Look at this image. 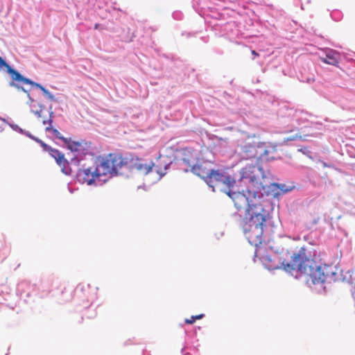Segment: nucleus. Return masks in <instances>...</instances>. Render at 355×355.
<instances>
[{
  "mask_svg": "<svg viewBox=\"0 0 355 355\" xmlns=\"http://www.w3.org/2000/svg\"><path fill=\"white\" fill-rule=\"evenodd\" d=\"M266 178L263 167L258 164L243 168L241 182H244L243 193L248 202L241 207V210L245 209L241 226L248 242L256 247L264 242L263 234L270 215L259 199L265 196L278 197V183L264 184Z\"/></svg>",
  "mask_w": 355,
  "mask_h": 355,
  "instance_id": "obj_1",
  "label": "nucleus"
},
{
  "mask_svg": "<svg viewBox=\"0 0 355 355\" xmlns=\"http://www.w3.org/2000/svg\"><path fill=\"white\" fill-rule=\"evenodd\" d=\"M313 257V250L302 246L291 257V262L286 263L285 259L277 254H264L259 259L264 268L270 271L282 268L295 277L298 273L307 275L306 284L309 287L318 293H325L324 282L329 277L336 281V272L332 270L331 266L318 264Z\"/></svg>",
  "mask_w": 355,
  "mask_h": 355,
  "instance_id": "obj_2",
  "label": "nucleus"
},
{
  "mask_svg": "<svg viewBox=\"0 0 355 355\" xmlns=\"http://www.w3.org/2000/svg\"><path fill=\"white\" fill-rule=\"evenodd\" d=\"M243 168L239 171V177L236 180L223 169L212 168L207 176L206 184L214 192L220 191L226 193L234 202L238 211L241 205L248 202V198L243 193L244 185L241 182Z\"/></svg>",
  "mask_w": 355,
  "mask_h": 355,
  "instance_id": "obj_3",
  "label": "nucleus"
},
{
  "mask_svg": "<svg viewBox=\"0 0 355 355\" xmlns=\"http://www.w3.org/2000/svg\"><path fill=\"white\" fill-rule=\"evenodd\" d=\"M128 164V158L124 157L121 153H111L97 157L94 167L98 171L100 179L108 175V180L114 177L122 175L119 169Z\"/></svg>",
  "mask_w": 355,
  "mask_h": 355,
  "instance_id": "obj_4",
  "label": "nucleus"
},
{
  "mask_svg": "<svg viewBox=\"0 0 355 355\" xmlns=\"http://www.w3.org/2000/svg\"><path fill=\"white\" fill-rule=\"evenodd\" d=\"M193 1V8L199 13V15L202 17H208L212 19L220 20L225 19V15L234 17L236 14L239 15H243L246 13L245 11L246 8V6L245 5V3H247L246 0L239 1L238 6H241V8L236 9V5L234 4L230 10L225 9L223 12H220L219 10L215 7V6L217 5V2L221 1V0Z\"/></svg>",
  "mask_w": 355,
  "mask_h": 355,
  "instance_id": "obj_5",
  "label": "nucleus"
},
{
  "mask_svg": "<svg viewBox=\"0 0 355 355\" xmlns=\"http://www.w3.org/2000/svg\"><path fill=\"white\" fill-rule=\"evenodd\" d=\"M128 168L136 170L146 176L145 181L150 184H155L159 181L165 175L161 168L160 164L155 163L152 159L136 157L128 159Z\"/></svg>",
  "mask_w": 355,
  "mask_h": 355,
  "instance_id": "obj_6",
  "label": "nucleus"
},
{
  "mask_svg": "<svg viewBox=\"0 0 355 355\" xmlns=\"http://www.w3.org/2000/svg\"><path fill=\"white\" fill-rule=\"evenodd\" d=\"M95 166L87 167L85 164L78 168L76 175L75 180L76 182L83 184L86 183L87 185H103L108 181V179H100L98 171L96 170Z\"/></svg>",
  "mask_w": 355,
  "mask_h": 355,
  "instance_id": "obj_7",
  "label": "nucleus"
},
{
  "mask_svg": "<svg viewBox=\"0 0 355 355\" xmlns=\"http://www.w3.org/2000/svg\"><path fill=\"white\" fill-rule=\"evenodd\" d=\"M97 287L92 286L89 284H78L73 290V296L82 300L85 305L84 308L90 307L97 298Z\"/></svg>",
  "mask_w": 355,
  "mask_h": 355,
  "instance_id": "obj_8",
  "label": "nucleus"
},
{
  "mask_svg": "<svg viewBox=\"0 0 355 355\" xmlns=\"http://www.w3.org/2000/svg\"><path fill=\"white\" fill-rule=\"evenodd\" d=\"M64 148L69 150L73 154L79 155L80 157H85L87 155H92L94 154L92 143L85 139L73 141L71 137H69V142H67Z\"/></svg>",
  "mask_w": 355,
  "mask_h": 355,
  "instance_id": "obj_9",
  "label": "nucleus"
},
{
  "mask_svg": "<svg viewBox=\"0 0 355 355\" xmlns=\"http://www.w3.org/2000/svg\"><path fill=\"white\" fill-rule=\"evenodd\" d=\"M37 294L36 285L31 284L28 281H21L17 285L16 295L26 303H28L29 299Z\"/></svg>",
  "mask_w": 355,
  "mask_h": 355,
  "instance_id": "obj_10",
  "label": "nucleus"
},
{
  "mask_svg": "<svg viewBox=\"0 0 355 355\" xmlns=\"http://www.w3.org/2000/svg\"><path fill=\"white\" fill-rule=\"evenodd\" d=\"M262 142L252 141L245 142L241 146V155L243 159L257 158L261 159V148Z\"/></svg>",
  "mask_w": 355,
  "mask_h": 355,
  "instance_id": "obj_11",
  "label": "nucleus"
},
{
  "mask_svg": "<svg viewBox=\"0 0 355 355\" xmlns=\"http://www.w3.org/2000/svg\"><path fill=\"white\" fill-rule=\"evenodd\" d=\"M183 164L187 166L186 168H183L185 173L191 172L194 175L202 178L205 182H207V176L211 168H207L203 164H191L189 159L183 158Z\"/></svg>",
  "mask_w": 355,
  "mask_h": 355,
  "instance_id": "obj_12",
  "label": "nucleus"
},
{
  "mask_svg": "<svg viewBox=\"0 0 355 355\" xmlns=\"http://www.w3.org/2000/svg\"><path fill=\"white\" fill-rule=\"evenodd\" d=\"M272 105L276 108L277 116H293L296 112V109L291 107L289 103L279 99H273Z\"/></svg>",
  "mask_w": 355,
  "mask_h": 355,
  "instance_id": "obj_13",
  "label": "nucleus"
},
{
  "mask_svg": "<svg viewBox=\"0 0 355 355\" xmlns=\"http://www.w3.org/2000/svg\"><path fill=\"white\" fill-rule=\"evenodd\" d=\"M293 123V116H277L275 128L279 133H288L297 128Z\"/></svg>",
  "mask_w": 355,
  "mask_h": 355,
  "instance_id": "obj_14",
  "label": "nucleus"
},
{
  "mask_svg": "<svg viewBox=\"0 0 355 355\" xmlns=\"http://www.w3.org/2000/svg\"><path fill=\"white\" fill-rule=\"evenodd\" d=\"M197 329H200V327L194 328L192 330H185L186 338L184 340V346L181 349V354L182 355H191L189 352L184 353V350L189 349H197L199 347L198 340L196 338L197 334Z\"/></svg>",
  "mask_w": 355,
  "mask_h": 355,
  "instance_id": "obj_15",
  "label": "nucleus"
},
{
  "mask_svg": "<svg viewBox=\"0 0 355 355\" xmlns=\"http://www.w3.org/2000/svg\"><path fill=\"white\" fill-rule=\"evenodd\" d=\"M324 53L325 56L320 57V60L322 62L340 67L339 64L341 62L343 58H345V55L336 50L329 48L324 49Z\"/></svg>",
  "mask_w": 355,
  "mask_h": 355,
  "instance_id": "obj_16",
  "label": "nucleus"
},
{
  "mask_svg": "<svg viewBox=\"0 0 355 355\" xmlns=\"http://www.w3.org/2000/svg\"><path fill=\"white\" fill-rule=\"evenodd\" d=\"M305 115H311L307 112H304V110H297L296 112L293 115V123L295 124L296 127H301V129L303 128H311L313 125H320L322 126L321 123H313L309 122Z\"/></svg>",
  "mask_w": 355,
  "mask_h": 355,
  "instance_id": "obj_17",
  "label": "nucleus"
},
{
  "mask_svg": "<svg viewBox=\"0 0 355 355\" xmlns=\"http://www.w3.org/2000/svg\"><path fill=\"white\" fill-rule=\"evenodd\" d=\"M10 288L4 284L0 286V296H1V293H6V296L2 295V299L0 298V304H6L7 306L14 309V306H16V303L12 302V298L18 297L17 295H13L10 293Z\"/></svg>",
  "mask_w": 355,
  "mask_h": 355,
  "instance_id": "obj_18",
  "label": "nucleus"
},
{
  "mask_svg": "<svg viewBox=\"0 0 355 355\" xmlns=\"http://www.w3.org/2000/svg\"><path fill=\"white\" fill-rule=\"evenodd\" d=\"M219 25L221 26H223V31L229 37H235L239 35V30L236 21H228L223 25L222 24H220Z\"/></svg>",
  "mask_w": 355,
  "mask_h": 355,
  "instance_id": "obj_19",
  "label": "nucleus"
},
{
  "mask_svg": "<svg viewBox=\"0 0 355 355\" xmlns=\"http://www.w3.org/2000/svg\"><path fill=\"white\" fill-rule=\"evenodd\" d=\"M56 164L61 168V171L66 175H71V168L70 166L69 162L65 158L64 154L62 153L60 155H58L54 158Z\"/></svg>",
  "mask_w": 355,
  "mask_h": 355,
  "instance_id": "obj_20",
  "label": "nucleus"
},
{
  "mask_svg": "<svg viewBox=\"0 0 355 355\" xmlns=\"http://www.w3.org/2000/svg\"><path fill=\"white\" fill-rule=\"evenodd\" d=\"M10 76L12 80V81H14L19 84L23 83V84H26V85H31L33 87L34 86V84L35 82H34L33 80H32L31 79H30L24 76L17 69H10Z\"/></svg>",
  "mask_w": 355,
  "mask_h": 355,
  "instance_id": "obj_21",
  "label": "nucleus"
},
{
  "mask_svg": "<svg viewBox=\"0 0 355 355\" xmlns=\"http://www.w3.org/2000/svg\"><path fill=\"white\" fill-rule=\"evenodd\" d=\"M262 148H261V159H265L266 161L275 160L276 157L273 155H270L275 153L277 150L276 146H266L265 143L262 142Z\"/></svg>",
  "mask_w": 355,
  "mask_h": 355,
  "instance_id": "obj_22",
  "label": "nucleus"
},
{
  "mask_svg": "<svg viewBox=\"0 0 355 355\" xmlns=\"http://www.w3.org/2000/svg\"><path fill=\"white\" fill-rule=\"evenodd\" d=\"M345 89L342 87H336L334 92H330L327 97L329 101L336 104H340L343 98V94Z\"/></svg>",
  "mask_w": 355,
  "mask_h": 355,
  "instance_id": "obj_23",
  "label": "nucleus"
},
{
  "mask_svg": "<svg viewBox=\"0 0 355 355\" xmlns=\"http://www.w3.org/2000/svg\"><path fill=\"white\" fill-rule=\"evenodd\" d=\"M46 132H50L53 135V136L63 142L62 146L64 148L67 142H69V138L64 137L56 129L53 128L52 125H49L45 128Z\"/></svg>",
  "mask_w": 355,
  "mask_h": 355,
  "instance_id": "obj_24",
  "label": "nucleus"
},
{
  "mask_svg": "<svg viewBox=\"0 0 355 355\" xmlns=\"http://www.w3.org/2000/svg\"><path fill=\"white\" fill-rule=\"evenodd\" d=\"M342 150L345 151L350 157L355 158V140H351L349 143H346Z\"/></svg>",
  "mask_w": 355,
  "mask_h": 355,
  "instance_id": "obj_25",
  "label": "nucleus"
},
{
  "mask_svg": "<svg viewBox=\"0 0 355 355\" xmlns=\"http://www.w3.org/2000/svg\"><path fill=\"white\" fill-rule=\"evenodd\" d=\"M41 147L42 148L44 151L47 152L49 154V155L53 158H55L56 157V156H58V155H59L61 153H62L60 150L52 148L51 146L48 145L45 142H44L42 144Z\"/></svg>",
  "mask_w": 355,
  "mask_h": 355,
  "instance_id": "obj_26",
  "label": "nucleus"
},
{
  "mask_svg": "<svg viewBox=\"0 0 355 355\" xmlns=\"http://www.w3.org/2000/svg\"><path fill=\"white\" fill-rule=\"evenodd\" d=\"M279 189L277 190L278 191V196L284 193H286L291 191H292L294 189V187L288 186L285 184H279Z\"/></svg>",
  "mask_w": 355,
  "mask_h": 355,
  "instance_id": "obj_27",
  "label": "nucleus"
},
{
  "mask_svg": "<svg viewBox=\"0 0 355 355\" xmlns=\"http://www.w3.org/2000/svg\"><path fill=\"white\" fill-rule=\"evenodd\" d=\"M3 122V124H8L14 131L21 134L23 132V129L20 128L17 124L14 123L12 121H8L5 119H1Z\"/></svg>",
  "mask_w": 355,
  "mask_h": 355,
  "instance_id": "obj_28",
  "label": "nucleus"
},
{
  "mask_svg": "<svg viewBox=\"0 0 355 355\" xmlns=\"http://www.w3.org/2000/svg\"><path fill=\"white\" fill-rule=\"evenodd\" d=\"M21 134L26 136L27 137L30 138L31 139H32L33 141H35L36 143L40 144V146L44 143V141L42 139H40L38 137L33 135L29 131H27V130H26L24 129H23V132H21Z\"/></svg>",
  "mask_w": 355,
  "mask_h": 355,
  "instance_id": "obj_29",
  "label": "nucleus"
},
{
  "mask_svg": "<svg viewBox=\"0 0 355 355\" xmlns=\"http://www.w3.org/2000/svg\"><path fill=\"white\" fill-rule=\"evenodd\" d=\"M38 106H39L40 109L34 110V107H35V105L30 104L31 112L32 113L35 114L37 118H40V117H42V112L43 109L44 108V105L42 104H39Z\"/></svg>",
  "mask_w": 355,
  "mask_h": 355,
  "instance_id": "obj_30",
  "label": "nucleus"
},
{
  "mask_svg": "<svg viewBox=\"0 0 355 355\" xmlns=\"http://www.w3.org/2000/svg\"><path fill=\"white\" fill-rule=\"evenodd\" d=\"M157 158L160 159V161H159L157 164H161V168H162V171L163 172H165V173H166V171L170 168V166H171V164H172V162H171V161H170V162H168V163H167V162H166L165 161H164V162H162V155H159V157H158Z\"/></svg>",
  "mask_w": 355,
  "mask_h": 355,
  "instance_id": "obj_31",
  "label": "nucleus"
},
{
  "mask_svg": "<svg viewBox=\"0 0 355 355\" xmlns=\"http://www.w3.org/2000/svg\"><path fill=\"white\" fill-rule=\"evenodd\" d=\"M331 17L333 20L338 21L343 18V13L338 10H335L331 12Z\"/></svg>",
  "mask_w": 355,
  "mask_h": 355,
  "instance_id": "obj_32",
  "label": "nucleus"
},
{
  "mask_svg": "<svg viewBox=\"0 0 355 355\" xmlns=\"http://www.w3.org/2000/svg\"><path fill=\"white\" fill-rule=\"evenodd\" d=\"M205 317V314L201 313L196 315H192L190 319H185V323L193 324L196 320L202 319Z\"/></svg>",
  "mask_w": 355,
  "mask_h": 355,
  "instance_id": "obj_33",
  "label": "nucleus"
},
{
  "mask_svg": "<svg viewBox=\"0 0 355 355\" xmlns=\"http://www.w3.org/2000/svg\"><path fill=\"white\" fill-rule=\"evenodd\" d=\"M9 85H10V87H15V88H17V89H19V90H21V91H23L24 92L27 93V94H29V90H28V89H25L23 86L20 85V84H19V83H15V82H14V81H10V82L9 83Z\"/></svg>",
  "mask_w": 355,
  "mask_h": 355,
  "instance_id": "obj_34",
  "label": "nucleus"
},
{
  "mask_svg": "<svg viewBox=\"0 0 355 355\" xmlns=\"http://www.w3.org/2000/svg\"><path fill=\"white\" fill-rule=\"evenodd\" d=\"M301 139H302V135L298 133H296L293 136L284 138V142L287 144L288 141H293L301 140Z\"/></svg>",
  "mask_w": 355,
  "mask_h": 355,
  "instance_id": "obj_35",
  "label": "nucleus"
},
{
  "mask_svg": "<svg viewBox=\"0 0 355 355\" xmlns=\"http://www.w3.org/2000/svg\"><path fill=\"white\" fill-rule=\"evenodd\" d=\"M3 67H6L7 69V73L10 75V69L13 68L10 65H9L4 59L1 58H0V70Z\"/></svg>",
  "mask_w": 355,
  "mask_h": 355,
  "instance_id": "obj_36",
  "label": "nucleus"
},
{
  "mask_svg": "<svg viewBox=\"0 0 355 355\" xmlns=\"http://www.w3.org/2000/svg\"><path fill=\"white\" fill-rule=\"evenodd\" d=\"M43 94L50 101L53 102H58L57 98L55 96L51 93L47 89H44Z\"/></svg>",
  "mask_w": 355,
  "mask_h": 355,
  "instance_id": "obj_37",
  "label": "nucleus"
},
{
  "mask_svg": "<svg viewBox=\"0 0 355 355\" xmlns=\"http://www.w3.org/2000/svg\"><path fill=\"white\" fill-rule=\"evenodd\" d=\"M300 80L302 82L309 83V84L312 83L315 80L313 75H310V76H308L306 77L304 76L303 75H302V77Z\"/></svg>",
  "mask_w": 355,
  "mask_h": 355,
  "instance_id": "obj_38",
  "label": "nucleus"
},
{
  "mask_svg": "<svg viewBox=\"0 0 355 355\" xmlns=\"http://www.w3.org/2000/svg\"><path fill=\"white\" fill-rule=\"evenodd\" d=\"M83 158L84 157H79V155L74 154V156L71 159V163L76 166H78L80 164V161L83 159Z\"/></svg>",
  "mask_w": 355,
  "mask_h": 355,
  "instance_id": "obj_39",
  "label": "nucleus"
},
{
  "mask_svg": "<svg viewBox=\"0 0 355 355\" xmlns=\"http://www.w3.org/2000/svg\"><path fill=\"white\" fill-rule=\"evenodd\" d=\"M183 16V13L179 10L174 11L172 14L173 18L175 20H182Z\"/></svg>",
  "mask_w": 355,
  "mask_h": 355,
  "instance_id": "obj_40",
  "label": "nucleus"
},
{
  "mask_svg": "<svg viewBox=\"0 0 355 355\" xmlns=\"http://www.w3.org/2000/svg\"><path fill=\"white\" fill-rule=\"evenodd\" d=\"M159 55L167 59V60H171L172 61H175V60H178V58H176L175 57V55L172 53H168V54L162 53V54H159Z\"/></svg>",
  "mask_w": 355,
  "mask_h": 355,
  "instance_id": "obj_41",
  "label": "nucleus"
},
{
  "mask_svg": "<svg viewBox=\"0 0 355 355\" xmlns=\"http://www.w3.org/2000/svg\"><path fill=\"white\" fill-rule=\"evenodd\" d=\"M53 115H54V113L53 111L49 112V119L48 120L43 121V124L45 125V124L48 123L49 125H51L53 123Z\"/></svg>",
  "mask_w": 355,
  "mask_h": 355,
  "instance_id": "obj_42",
  "label": "nucleus"
},
{
  "mask_svg": "<svg viewBox=\"0 0 355 355\" xmlns=\"http://www.w3.org/2000/svg\"><path fill=\"white\" fill-rule=\"evenodd\" d=\"M319 164H321L322 166V167H328V168H334V164L331 163V162H329V163H327L325 162L324 161H322V160H320L319 161Z\"/></svg>",
  "mask_w": 355,
  "mask_h": 355,
  "instance_id": "obj_43",
  "label": "nucleus"
},
{
  "mask_svg": "<svg viewBox=\"0 0 355 355\" xmlns=\"http://www.w3.org/2000/svg\"><path fill=\"white\" fill-rule=\"evenodd\" d=\"M33 87H36L37 89H40L42 92H44V89H46L42 85H41L40 83H36V82L35 83Z\"/></svg>",
  "mask_w": 355,
  "mask_h": 355,
  "instance_id": "obj_44",
  "label": "nucleus"
},
{
  "mask_svg": "<svg viewBox=\"0 0 355 355\" xmlns=\"http://www.w3.org/2000/svg\"><path fill=\"white\" fill-rule=\"evenodd\" d=\"M121 39L123 41H125L126 42H131L132 40V36H121Z\"/></svg>",
  "mask_w": 355,
  "mask_h": 355,
  "instance_id": "obj_45",
  "label": "nucleus"
},
{
  "mask_svg": "<svg viewBox=\"0 0 355 355\" xmlns=\"http://www.w3.org/2000/svg\"><path fill=\"white\" fill-rule=\"evenodd\" d=\"M96 311L94 310L92 311L91 313H89V314H85V315L87 318H93L96 316Z\"/></svg>",
  "mask_w": 355,
  "mask_h": 355,
  "instance_id": "obj_46",
  "label": "nucleus"
},
{
  "mask_svg": "<svg viewBox=\"0 0 355 355\" xmlns=\"http://www.w3.org/2000/svg\"><path fill=\"white\" fill-rule=\"evenodd\" d=\"M28 101L27 102V104L30 106V104L33 105L32 103L35 101V100L31 96L30 94H28Z\"/></svg>",
  "mask_w": 355,
  "mask_h": 355,
  "instance_id": "obj_47",
  "label": "nucleus"
},
{
  "mask_svg": "<svg viewBox=\"0 0 355 355\" xmlns=\"http://www.w3.org/2000/svg\"><path fill=\"white\" fill-rule=\"evenodd\" d=\"M194 34L192 33H186V32H182V36H187V37H190L191 36H193Z\"/></svg>",
  "mask_w": 355,
  "mask_h": 355,
  "instance_id": "obj_48",
  "label": "nucleus"
},
{
  "mask_svg": "<svg viewBox=\"0 0 355 355\" xmlns=\"http://www.w3.org/2000/svg\"><path fill=\"white\" fill-rule=\"evenodd\" d=\"M318 135H319L318 133H313V132H311V133H306L304 135V136H311V137H317Z\"/></svg>",
  "mask_w": 355,
  "mask_h": 355,
  "instance_id": "obj_49",
  "label": "nucleus"
},
{
  "mask_svg": "<svg viewBox=\"0 0 355 355\" xmlns=\"http://www.w3.org/2000/svg\"><path fill=\"white\" fill-rule=\"evenodd\" d=\"M349 62L351 63L352 67H355V60L351 58L349 60Z\"/></svg>",
  "mask_w": 355,
  "mask_h": 355,
  "instance_id": "obj_50",
  "label": "nucleus"
},
{
  "mask_svg": "<svg viewBox=\"0 0 355 355\" xmlns=\"http://www.w3.org/2000/svg\"><path fill=\"white\" fill-rule=\"evenodd\" d=\"M309 237H310V235L309 234H307V235H305L304 236V240L306 241H309Z\"/></svg>",
  "mask_w": 355,
  "mask_h": 355,
  "instance_id": "obj_51",
  "label": "nucleus"
},
{
  "mask_svg": "<svg viewBox=\"0 0 355 355\" xmlns=\"http://www.w3.org/2000/svg\"><path fill=\"white\" fill-rule=\"evenodd\" d=\"M68 189H69V191L71 193H73L74 192V189H72L71 187H70L69 184H68Z\"/></svg>",
  "mask_w": 355,
  "mask_h": 355,
  "instance_id": "obj_52",
  "label": "nucleus"
},
{
  "mask_svg": "<svg viewBox=\"0 0 355 355\" xmlns=\"http://www.w3.org/2000/svg\"><path fill=\"white\" fill-rule=\"evenodd\" d=\"M131 343H132L131 340L129 339V340H128L127 341L125 342L124 345H129V344H131Z\"/></svg>",
  "mask_w": 355,
  "mask_h": 355,
  "instance_id": "obj_53",
  "label": "nucleus"
},
{
  "mask_svg": "<svg viewBox=\"0 0 355 355\" xmlns=\"http://www.w3.org/2000/svg\"><path fill=\"white\" fill-rule=\"evenodd\" d=\"M99 26H100V25L98 24H96L94 25V29H98Z\"/></svg>",
  "mask_w": 355,
  "mask_h": 355,
  "instance_id": "obj_54",
  "label": "nucleus"
},
{
  "mask_svg": "<svg viewBox=\"0 0 355 355\" xmlns=\"http://www.w3.org/2000/svg\"><path fill=\"white\" fill-rule=\"evenodd\" d=\"M52 109H53L52 105H50V106L49 107V112L53 111Z\"/></svg>",
  "mask_w": 355,
  "mask_h": 355,
  "instance_id": "obj_55",
  "label": "nucleus"
},
{
  "mask_svg": "<svg viewBox=\"0 0 355 355\" xmlns=\"http://www.w3.org/2000/svg\"><path fill=\"white\" fill-rule=\"evenodd\" d=\"M252 55H258V54L256 53L255 51H252Z\"/></svg>",
  "mask_w": 355,
  "mask_h": 355,
  "instance_id": "obj_56",
  "label": "nucleus"
},
{
  "mask_svg": "<svg viewBox=\"0 0 355 355\" xmlns=\"http://www.w3.org/2000/svg\"><path fill=\"white\" fill-rule=\"evenodd\" d=\"M1 295H4V296H6V293H1ZM0 298L2 299V296H0Z\"/></svg>",
  "mask_w": 355,
  "mask_h": 355,
  "instance_id": "obj_57",
  "label": "nucleus"
},
{
  "mask_svg": "<svg viewBox=\"0 0 355 355\" xmlns=\"http://www.w3.org/2000/svg\"><path fill=\"white\" fill-rule=\"evenodd\" d=\"M309 243L311 245H314V243L313 242H311V241H309Z\"/></svg>",
  "mask_w": 355,
  "mask_h": 355,
  "instance_id": "obj_58",
  "label": "nucleus"
},
{
  "mask_svg": "<svg viewBox=\"0 0 355 355\" xmlns=\"http://www.w3.org/2000/svg\"><path fill=\"white\" fill-rule=\"evenodd\" d=\"M257 257V253L255 252L254 257V261H255V257Z\"/></svg>",
  "mask_w": 355,
  "mask_h": 355,
  "instance_id": "obj_59",
  "label": "nucleus"
},
{
  "mask_svg": "<svg viewBox=\"0 0 355 355\" xmlns=\"http://www.w3.org/2000/svg\"><path fill=\"white\" fill-rule=\"evenodd\" d=\"M5 355H9V353H8V352H7Z\"/></svg>",
  "mask_w": 355,
  "mask_h": 355,
  "instance_id": "obj_60",
  "label": "nucleus"
},
{
  "mask_svg": "<svg viewBox=\"0 0 355 355\" xmlns=\"http://www.w3.org/2000/svg\"><path fill=\"white\" fill-rule=\"evenodd\" d=\"M0 58H1V57L0 56Z\"/></svg>",
  "mask_w": 355,
  "mask_h": 355,
  "instance_id": "obj_61",
  "label": "nucleus"
}]
</instances>
